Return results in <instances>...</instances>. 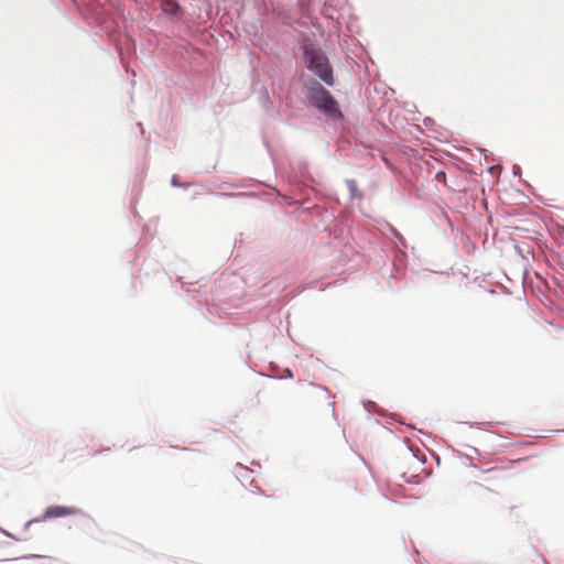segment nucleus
Segmentation results:
<instances>
[{
  "instance_id": "f03ea898",
  "label": "nucleus",
  "mask_w": 564,
  "mask_h": 564,
  "mask_svg": "<svg viewBox=\"0 0 564 564\" xmlns=\"http://www.w3.org/2000/svg\"><path fill=\"white\" fill-rule=\"evenodd\" d=\"M308 100L324 115L332 118L341 117L337 101L332 94L318 82L310 80L306 84Z\"/></svg>"
},
{
  "instance_id": "7ed1b4c3",
  "label": "nucleus",
  "mask_w": 564,
  "mask_h": 564,
  "mask_svg": "<svg viewBox=\"0 0 564 564\" xmlns=\"http://www.w3.org/2000/svg\"><path fill=\"white\" fill-rule=\"evenodd\" d=\"M77 513H79V509H77L75 507L52 506L45 510L43 518L44 519L63 518V517L75 516Z\"/></svg>"
},
{
  "instance_id": "20e7f679",
  "label": "nucleus",
  "mask_w": 564,
  "mask_h": 564,
  "mask_svg": "<svg viewBox=\"0 0 564 564\" xmlns=\"http://www.w3.org/2000/svg\"><path fill=\"white\" fill-rule=\"evenodd\" d=\"M348 184H349L350 189L355 191V186H356L355 182L354 181H349Z\"/></svg>"
},
{
  "instance_id": "f257e3e1",
  "label": "nucleus",
  "mask_w": 564,
  "mask_h": 564,
  "mask_svg": "<svg viewBox=\"0 0 564 564\" xmlns=\"http://www.w3.org/2000/svg\"><path fill=\"white\" fill-rule=\"evenodd\" d=\"M304 61L312 70L326 85H334L333 69L325 53L312 44L304 46Z\"/></svg>"
}]
</instances>
